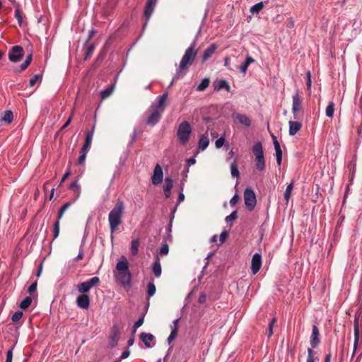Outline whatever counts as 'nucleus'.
I'll return each mask as SVG.
<instances>
[{
	"mask_svg": "<svg viewBox=\"0 0 362 362\" xmlns=\"http://www.w3.org/2000/svg\"><path fill=\"white\" fill-rule=\"evenodd\" d=\"M69 189L74 192V194L75 195V200L77 199L80 197V194H81V187L78 184V181L77 180H75V181L72 182L69 185Z\"/></svg>",
	"mask_w": 362,
	"mask_h": 362,
	"instance_id": "nucleus-28",
	"label": "nucleus"
},
{
	"mask_svg": "<svg viewBox=\"0 0 362 362\" xmlns=\"http://www.w3.org/2000/svg\"><path fill=\"white\" fill-rule=\"evenodd\" d=\"M237 218H238V212H237V211H233V212H231V214L230 215L227 216L225 218V221L228 223L231 221L235 220Z\"/></svg>",
	"mask_w": 362,
	"mask_h": 362,
	"instance_id": "nucleus-49",
	"label": "nucleus"
},
{
	"mask_svg": "<svg viewBox=\"0 0 362 362\" xmlns=\"http://www.w3.org/2000/svg\"><path fill=\"white\" fill-rule=\"evenodd\" d=\"M302 99L299 95V90L297 89L295 94L292 96V112L294 119H298V113L302 109Z\"/></svg>",
	"mask_w": 362,
	"mask_h": 362,
	"instance_id": "nucleus-8",
	"label": "nucleus"
},
{
	"mask_svg": "<svg viewBox=\"0 0 362 362\" xmlns=\"http://www.w3.org/2000/svg\"><path fill=\"white\" fill-rule=\"evenodd\" d=\"M99 283V277L94 276L87 281L78 284L77 285V289L81 294H87L92 287L98 286Z\"/></svg>",
	"mask_w": 362,
	"mask_h": 362,
	"instance_id": "nucleus-7",
	"label": "nucleus"
},
{
	"mask_svg": "<svg viewBox=\"0 0 362 362\" xmlns=\"http://www.w3.org/2000/svg\"><path fill=\"white\" fill-rule=\"evenodd\" d=\"M354 349L353 353L351 355V358H353L356 354L360 339V329H359V323H358V317H355L354 320Z\"/></svg>",
	"mask_w": 362,
	"mask_h": 362,
	"instance_id": "nucleus-12",
	"label": "nucleus"
},
{
	"mask_svg": "<svg viewBox=\"0 0 362 362\" xmlns=\"http://www.w3.org/2000/svg\"><path fill=\"white\" fill-rule=\"evenodd\" d=\"M276 322V317H273L269 324V327H268V331H267V337L269 338L271 337L273 334V327H274V325Z\"/></svg>",
	"mask_w": 362,
	"mask_h": 362,
	"instance_id": "nucleus-47",
	"label": "nucleus"
},
{
	"mask_svg": "<svg viewBox=\"0 0 362 362\" xmlns=\"http://www.w3.org/2000/svg\"><path fill=\"white\" fill-rule=\"evenodd\" d=\"M217 47H209L204 52L203 60L206 61L215 52Z\"/></svg>",
	"mask_w": 362,
	"mask_h": 362,
	"instance_id": "nucleus-36",
	"label": "nucleus"
},
{
	"mask_svg": "<svg viewBox=\"0 0 362 362\" xmlns=\"http://www.w3.org/2000/svg\"><path fill=\"white\" fill-rule=\"evenodd\" d=\"M192 134V127L187 121L182 122L177 130V136L179 142L182 145H186L189 141Z\"/></svg>",
	"mask_w": 362,
	"mask_h": 362,
	"instance_id": "nucleus-5",
	"label": "nucleus"
},
{
	"mask_svg": "<svg viewBox=\"0 0 362 362\" xmlns=\"http://www.w3.org/2000/svg\"><path fill=\"white\" fill-rule=\"evenodd\" d=\"M235 119L238 121L240 124L245 127H250L251 126V120L250 119L244 114H237L235 115Z\"/></svg>",
	"mask_w": 362,
	"mask_h": 362,
	"instance_id": "nucleus-26",
	"label": "nucleus"
},
{
	"mask_svg": "<svg viewBox=\"0 0 362 362\" xmlns=\"http://www.w3.org/2000/svg\"><path fill=\"white\" fill-rule=\"evenodd\" d=\"M262 266V256L259 253L253 255L252 258L251 270L253 274H257Z\"/></svg>",
	"mask_w": 362,
	"mask_h": 362,
	"instance_id": "nucleus-15",
	"label": "nucleus"
},
{
	"mask_svg": "<svg viewBox=\"0 0 362 362\" xmlns=\"http://www.w3.org/2000/svg\"><path fill=\"white\" fill-rule=\"evenodd\" d=\"M95 47H82L81 50L77 49V52H81V53L85 54V57L83 58V61L88 60L94 51Z\"/></svg>",
	"mask_w": 362,
	"mask_h": 362,
	"instance_id": "nucleus-29",
	"label": "nucleus"
},
{
	"mask_svg": "<svg viewBox=\"0 0 362 362\" xmlns=\"http://www.w3.org/2000/svg\"><path fill=\"white\" fill-rule=\"evenodd\" d=\"M272 138L273 140V144L274 146V150H275V156L276 158V163L279 166L281 164L282 160V151L281 148V146L279 142L277 140V138L274 134H272Z\"/></svg>",
	"mask_w": 362,
	"mask_h": 362,
	"instance_id": "nucleus-16",
	"label": "nucleus"
},
{
	"mask_svg": "<svg viewBox=\"0 0 362 362\" xmlns=\"http://www.w3.org/2000/svg\"><path fill=\"white\" fill-rule=\"evenodd\" d=\"M288 125V133L291 136L295 135L302 127V124L297 121H289Z\"/></svg>",
	"mask_w": 362,
	"mask_h": 362,
	"instance_id": "nucleus-23",
	"label": "nucleus"
},
{
	"mask_svg": "<svg viewBox=\"0 0 362 362\" xmlns=\"http://www.w3.org/2000/svg\"><path fill=\"white\" fill-rule=\"evenodd\" d=\"M60 220L57 219L54 224L53 240H55L59 234Z\"/></svg>",
	"mask_w": 362,
	"mask_h": 362,
	"instance_id": "nucleus-43",
	"label": "nucleus"
},
{
	"mask_svg": "<svg viewBox=\"0 0 362 362\" xmlns=\"http://www.w3.org/2000/svg\"><path fill=\"white\" fill-rule=\"evenodd\" d=\"M264 8V4L262 1L258 2L255 4H254L250 9V11L254 14V13H258L259 11L262 10Z\"/></svg>",
	"mask_w": 362,
	"mask_h": 362,
	"instance_id": "nucleus-37",
	"label": "nucleus"
},
{
	"mask_svg": "<svg viewBox=\"0 0 362 362\" xmlns=\"http://www.w3.org/2000/svg\"><path fill=\"white\" fill-rule=\"evenodd\" d=\"M140 339L147 348H151L153 346V345L151 344V341L154 339V336L152 334L142 332L140 334Z\"/></svg>",
	"mask_w": 362,
	"mask_h": 362,
	"instance_id": "nucleus-24",
	"label": "nucleus"
},
{
	"mask_svg": "<svg viewBox=\"0 0 362 362\" xmlns=\"http://www.w3.org/2000/svg\"><path fill=\"white\" fill-rule=\"evenodd\" d=\"M238 199H239V196L238 195V194H235L230 200V206H234L236 204V203L238 202Z\"/></svg>",
	"mask_w": 362,
	"mask_h": 362,
	"instance_id": "nucleus-56",
	"label": "nucleus"
},
{
	"mask_svg": "<svg viewBox=\"0 0 362 362\" xmlns=\"http://www.w3.org/2000/svg\"><path fill=\"white\" fill-rule=\"evenodd\" d=\"M151 108L153 109V110L151 113L149 115V116L147 117L146 120V124L150 126H155L160 122L163 112L154 107Z\"/></svg>",
	"mask_w": 362,
	"mask_h": 362,
	"instance_id": "nucleus-11",
	"label": "nucleus"
},
{
	"mask_svg": "<svg viewBox=\"0 0 362 362\" xmlns=\"http://www.w3.org/2000/svg\"><path fill=\"white\" fill-rule=\"evenodd\" d=\"M125 30V25L122 24L111 36V39L119 37Z\"/></svg>",
	"mask_w": 362,
	"mask_h": 362,
	"instance_id": "nucleus-44",
	"label": "nucleus"
},
{
	"mask_svg": "<svg viewBox=\"0 0 362 362\" xmlns=\"http://www.w3.org/2000/svg\"><path fill=\"white\" fill-rule=\"evenodd\" d=\"M130 354L129 350L127 349L124 351L120 356V360L127 358Z\"/></svg>",
	"mask_w": 362,
	"mask_h": 362,
	"instance_id": "nucleus-63",
	"label": "nucleus"
},
{
	"mask_svg": "<svg viewBox=\"0 0 362 362\" xmlns=\"http://www.w3.org/2000/svg\"><path fill=\"white\" fill-rule=\"evenodd\" d=\"M114 90V86H109L105 89L100 91V97L102 99H105L112 95Z\"/></svg>",
	"mask_w": 362,
	"mask_h": 362,
	"instance_id": "nucleus-33",
	"label": "nucleus"
},
{
	"mask_svg": "<svg viewBox=\"0 0 362 362\" xmlns=\"http://www.w3.org/2000/svg\"><path fill=\"white\" fill-rule=\"evenodd\" d=\"M173 187V180L172 178L166 177L164 180L163 192L166 198L171 196V189Z\"/></svg>",
	"mask_w": 362,
	"mask_h": 362,
	"instance_id": "nucleus-19",
	"label": "nucleus"
},
{
	"mask_svg": "<svg viewBox=\"0 0 362 362\" xmlns=\"http://www.w3.org/2000/svg\"><path fill=\"white\" fill-rule=\"evenodd\" d=\"M169 252V246L167 243L163 244L162 247L160 248L158 252V256H165L167 255Z\"/></svg>",
	"mask_w": 362,
	"mask_h": 362,
	"instance_id": "nucleus-45",
	"label": "nucleus"
},
{
	"mask_svg": "<svg viewBox=\"0 0 362 362\" xmlns=\"http://www.w3.org/2000/svg\"><path fill=\"white\" fill-rule=\"evenodd\" d=\"M158 103L156 105H152L151 107H154L158 109L161 112H164L165 107V103L168 99V93H164L163 95L158 97Z\"/></svg>",
	"mask_w": 362,
	"mask_h": 362,
	"instance_id": "nucleus-18",
	"label": "nucleus"
},
{
	"mask_svg": "<svg viewBox=\"0 0 362 362\" xmlns=\"http://www.w3.org/2000/svg\"><path fill=\"white\" fill-rule=\"evenodd\" d=\"M71 202H66L59 209L57 219L60 220L64 215L65 211L71 206Z\"/></svg>",
	"mask_w": 362,
	"mask_h": 362,
	"instance_id": "nucleus-42",
	"label": "nucleus"
},
{
	"mask_svg": "<svg viewBox=\"0 0 362 362\" xmlns=\"http://www.w3.org/2000/svg\"><path fill=\"white\" fill-rule=\"evenodd\" d=\"M209 144V139L208 137V134L206 132V134H202L199 139V142H198L199 149L204 151L208 147Z\"/></svg>",
	"mask_w": 362,
	"mask_h": 362,
	"instance_id": "nucleus-25",
	"label": "nucleus"
},
{
	"mask_svg": "<svg viewBox=\"0 0 362 362\" xmlns=\"http://www.w3.org/2000/svg\"><path fill=\"white\" fill-rule=\"evenodd\" d=\"M139 245L140 241L139 239L132 240L130 250L132 255L135 256L138 254Z\"/></svg>",
	"mask_w": 362,
	"mask_h": 362,
	"instance_id": "nucleus-32",
	"label": "nucleus"
},
{
	"mask_svg": "<svg viewBox=\"0 0 362 362\" xmlns=\"http://www.w3.org/2000/svg\"><path fill=\"white\" fill-rule=\"evenodd\" d=\"M23 317V312L21 310L16 311L13 313V315L11 317V320L13 322H17L21 320V318Z\"/></svg>",
	"mask_w": 362,
	"mask_h": 362,
	"instance_id": "nucleus-48",
	"label": "nucleus"
},
{
	"mask_svg": "<svg viewBox=\"0 0 362 362\" xmlns=\"http://www.w3.org/2000/svg\"><path fill=\"white\" fill-rule=\"evenodd\" d=\"M158 0H147L144 11V16L145 18L146 22L144 25V27H146L151 16H152L155 7L157 4Z\"/></svg>",
	"mask_w": 362,
	"mask_h": 362,
	"instance_id": "nucleus-10",
	"label": "nucleus"
},
{
	"mask_svg": "<svg viewBox=\"0 0 362 362\" xmlns=\"http://www.w3.org/2000/svg\"><path fill=\"white\" fill-rule=\"evenodd\" d=\"M185 199V194L183 192H180L178 195V200L177 202V206L179 205L182 202H183Z\"/></svg>",
	"mask_w": 362,
	"mask_h": 362,
	"instance_id": "nucleus-62",
	"label": "nucleus"
},
{
	"mask_svg": "<svg viewBox=\"0 0 362 362\" xmlns=\"http://www.w3.org/2000/svg\"><path fill=\"white\" fill-rule=\"evenodd\" d=\"M163 177V172L161 166L159 164H156L154 170H153V174L151 177V182L154 185H158L160 184Z\"/></svg>",
	"mask_w": 362,
	"mask_h": 362,
	"instance_id": "nucleus-13",
	"label": "nucleus"
},
{
	"mask_svg": "<svg viewBox=\"0 0 362 362\" xmlns=\"http://www.w3.org/2000/svg\"><path fill=\"white\" fill-rule=\"evenodd\" d=\"M156 291V286L153 281H149L147 284V294L148 298L152 297Z\"/></svg>",
	"mask_w": 362,
	"mask_h": 362,
	"instance_id": "nucleus-35",
	"label": "nucleus"
},
{
	"mask_svg": "<svg viewBox=\"0 0 362 362\" xmlns=\"http://www.w3.org/2000/svg\"><path fill=\"white\" fill-rule=\"evenodd\" d=\"M24 56L23 47H12L8 53V59L11 62L16 63Z\"/></svg>",
	"mask_w": 362,
	"mask_h": 362,
	"instance_id": "nucleus-9",
	"label": "nucleus"
},
{
	"mask_svg": "<svg viewBox=\"0 0 362 362\" xmlns=\"http://www.w3.org/2000/svg\"><path fill=\"white\" fill-rule=\"evenodd\" d=\"M334 112V104L332 101H330L325 110L326 116L328 117H332Z\"/></svg>",
	"mask_w": 362,
	"mask_h": 362,
	"instance_id": "nucleus-39",
	"label": "nucleus"
},
{
	"mask_svg": "<svg viewBox=\"0 0 362 362\" xmlns=\"http://www.w3.org/2000/svg\"><path fill=\"white\" fill-rule=\"evenodd\" d=\"M12 358H13V351H12V349H9L6 353V362H12Z\"/></svg>",
	"mask_w": 362,
	"mask_h": 362,
	"instance_id": "nucleus-59",
	"label": "nucleus"
},
{
	"mask_svg": "<svg viewBox=\"0 0 362 362\" xmlns=\"http://www.w3.org/2000/svg\"><path fill=\"white\" fill-rule=\"evenodd\" d=\"M196 55L197 51L194 50V47H189L186 49L185 54L181 59L179 69L177 71L175 76L173 78L170 84H173L176 79H178L180 77H182L185 74V73H182V70L185 69L192 64L196 57Z\"/></svg>",
	"mask_w": 362,
	"mask_h": 362,
	"instance_id": "nucleus-2",
	"label": "nucleus"
},
{
	"mask_svg": "<svg viewBox=\"0 0 362 362\" xmlns=\"http://www.w3.org/2000/svg\"><path fill=\"white\" fill-rule=\"evenodd\" d=\"M230 173L233 177H238L240 175V172L238 168L237 165L235 164V160H234L230 165Z\"/></svg>",
	"mask_w": 362,
	"mask_h": 362,
	"instance_id": "nucleus-41",
	"label": "nucleus"
},
{
	"mask_svg": "<svg viewBox=\"0 0 362 362\" xmlns=\"http://www.w3.org/2000/svg\"><path fill=\"white\" fill-rule=\"evenodd\" d=\"M209 79L204 78L202 80L201 83L197 86V90L203 91L209 86Z\"/></svg>",
	"mask_w": 362,
	"mask_h": 362,
	"instance_id": "nucleus-38",
	"label": "nucleus"
},
{
	"mask_svg": "<svg viewBox=\"0 0 362 362\" xmlns=\"http://www.w3.org/2000/svg\"><path fill=\"white\" fill-rule=\"evenodd\" d=\"M41 77L39 74H35L33 78H31L29 81L30 86H34L37 82V81Z\"/></svg>",
	"mask_w": 362,
	"mask_h": 362,
	"instance_id": "nucleus-55",
	"label": "nucleus"
},
{
	"mask_svg": "<svg viewBox=\"0 0 362 362\" xmlns=\"http://www.w3.org/2000/svg\"><path fill=\"white\" fill-rule=\"evenodd\" d=\"M252 153L255 156V166L259 172H263L266 168L265 158L262 144L261 141L256 142L252 148Z\"/></svg>",
	"mask_w": 362,
	"mask_h": 362,
	"instance_id": "nucleus-3",
	"label": "nucleus"
},
{
	"mask_svg": "<svg viewBox=\"0 0 362 362\" xmlns=\"http://www.w3.org/2000/svg\"><path fill=\"white\" fill-rule=\"evenodd\" d=\"M118 332H119L118 327H117V326H116V325H114V327H113V330H112V340H114L115 342H117V340H118V337H117Z\"/></svg>",
	"mask_w": 362,
	"mask_h": 362,
	"instance_id": "nucleus-52",
	"label": "nucleus"
},
{
	"mask_svg": "<svg viewBox=\"0 0 362 362\" xmlns=\"http://www.w3.org/2000/svg\"><path fill=\"white\" fill-rule=\"evenodd\" d=\"M255 62V59L250 57L248 56L246 57L245 60L243 62V64H245L246 66H249L250 64L253 63Z\"/></svg>",
	"mask_w": 362,
	"mask_h": 362,
	"instance_id": "nucleus-60",
	"label": "nucleus"
},
{
	"mask_svg": "<svg viewBox=\"0 0 362 362\" xmlns=\"http://www.w3.org/2000/svg\"><path fill=\"white\" fill-rule=\"evenodd\" d=\"M33 59V54L32 53H30L27 55L25 61L23 64H21L18 67L15 68L14 71L16 73H21L25 70L28 66L30 64Z\"/></svg>",
	"mask_w": 362,
	"mask_h": 362,
	"instance_id": "nucleus-22",
	"label": "nucleus"
},
{
	"mask_svg": "<svg viewBox=\"0 0 362 362\" xmlns=\"http://www.w3.org/2000/svg\"><path fill=\"white\" fill-rule=\"evenodd\" d=\"M86 155L85 154H80L78 158V160H77V163L78 165H82L85 162V160H86Z\"/></svg>",
	"mask_w": 362,
	"mask_h": 362,
	"instance_id": "nucleus-61",
	"label": "nucleus"
},
{
	"mask_svg": "<svg viewBox=\"0 0 362 362\" xmlns=\"http://www.w3.org/2000/svg\"><path fill=\"white\" fill-rule=\"evenodd\" d=\"M152 272L156 278L160 277L161 275L162 269L158 255H156L155 257V260L152 265Z\"/></svg>",
	"mask_w": 362,
	"mask_h": 362,
	"instance_id": "nucleus-21",
	"label": "nucleus"
},
{
	"mask_svg": "<svg viewBox=\"0 0 362 362\" xmlns=\"http://www.w3.org/2000/svg\"><path fill=\"white\" fill-rule=\"evenodd\" d=\"M311 83H312V81H311V74H310V71H308L306 73V86H307V88L308 89H310L311 88Z\"/></svg>",
	"mask_w": 362,
	"mask_h": 362,
	"instance_id": "nucleus-54",
	"label": "nucleus"
},
{
	"mask_svg": "<svg viewBox=\"0 0 362 362\" xmlns=\"http://www.w3.org/2000/svg\"><path fill=\"white\" fill-rule=\"evenodd\" d=\"M320 334L317 325L312 327V334L310 338V344L312 348L308 349V357L306 362H315L313 348H316L320 344Z\"/></svg>",
	"mask_w": 362,
	"mask_h": 362,
	"instance_id": "nucleus-4",
	"label": "nucleus"
},
{
	"mask_svg": "<svg viewBox=\"0 0 362 362\" xmlns=\"http://www.w3.org/2000/svg\"><path fill=\"white\" fill-rule=\"evenodd\" d=\"M37 281H35L29 287H28V292L32 295L37 289Z\"/></svg>",
	"mask_w": 362,
	"mask_h": 362,
	"instance_id": "nucleus-53",
	"label": "nucleus"
},
{
	"mask_svg": "<svg viewBox=\"0 0 362 362\" xmlns=\"http://www.w3.org/2000/svg\"><path fill=\"white\" fill-rule=\"evenodd\" d=\"M116 268L118 272L129 271L127 259L124 257H122V259L117 263Z\"/></svg>",
	"mask_w": 362,
	"mask_h": 362,
	"instance_id": "nucleus-27",
	"label": "nucleus"
},
{
	"mask_svg": "<svg viewBox=\"0 0 362 362\" xmlns=\"http://www.w3.org/2000/svg\"><path fill=\"white\" fill-rule=\"evenodd\" d=\"M177 334V327H171V332L170 335L168 337V342L170 344L173 340H174Z\"/></svg>",
	"mask_w": 362,
	"mask_h": 362,
	"instance_id": "nucleus-46",
	"label": "nucleus"
},
{
	"mask_svg": "<svg viewBox=\"0 0 362 362\" xmlns=\"http://www.w3.org/2000/svg\"><path fill=\"white\" fill-rule=\"evenodd\" d=\"M225 141H226L225 137L223 136H221L220 138H218V139H216V141H215L216 148H221L224 145Z\"/></svg>",
	"mask_w": 362,
	"mask_h": 362,
	"instance_id": "nucleus-50",
	"label": "nucleus"
},
{
	"mask_svg": "<svg viewBox=\"0 0 362 362\" xmlns=\"http://www.w3.org/2000/svg\"><path fill=\"white\" fill-rule=\"evenodd\" d=\"M214 89L220 90L221 89H226L228 92L230 91V86L228 82L225 79H221L214 82Z\"/></svg>",
	"mask_w": 362,
	"mask_h": 362,
	"instance_id": "nucleus-20",
	"label": "nucleus"
},
{
	"mask_svg": "<svg viewBox=\"0 0 362 362\" xmlns=\"http://www.w3.org/2000/svg\"><path fill=\"white\" fill-rule=\"evenodd\" d=\"M76 305L82 309H88L90 306V298L87 294H81L76 298Z\"/></svg>",
	"mask_w": 362,
	"mask_h": 362,
	"instance_id": "nucleus-17",
	"label": "nucleus"
},
{
	"mask_svg": "<svg viewBox=\"0 0 362 362\" xmlns=\"http://www.w3.org/2000/svg\"><path fill=\"white\" fill-rule=\"evenodd\" d=\"M293 189V182H291L287 185L284 192V199L286 200V204L288 203Z\"/></svg>",
	"mask_w": 362,
	"mask_h": 362,
	"instance_id": "nucleus-34",
	"label": "nucleus"
},
{
	"mask_svg": "<svg viewBox=\"0 0 362 362\" xmlns=\"http://www.w3.org/2000/svg\"><path fill=\"white\" fill-rule=\"evenodd\" d=\"M13 119V115L11 110H6L4 111L2 117H1V121L5 122L7 124H9L12 122Z\"/></svg>",
	"mask_w": 362,
	"mask_h": 362,
	"instance_id": "nucleus-30",
	"label": "nucleus"
},
{
	"mask_svg": "<svg viewBox=\"0 0 362 362\" xmlns=\"http://www.w3.org/2000/svg\"><path fill=\"white\" fill-rule=\"evenodd\" d=\"M244 202L246 208L252 211L255 209L257 204L256 195L251 188H246L244 191Z\"/></svg>",
	"mask_w": 362,
	"mask_h": 362,
	"instance_id": "nucleus-6",
	"label": "nucleus"
},
{
	"mask_svg": "<svg viewBox=\"0 0 362 362\" xmlns=\"http://www.w3.org/2000/svg\"><path fill=\"white\" fill-rule=\"evenodd\" d=\"M228 235V233L226 230H223L221 232V233L219 236V240L221 241V243H223L226 240Z\"/></svg>",
	"mask_w": 362,
	"mask_h": 362,
	"instance_id": "nucleus-58",
	"label": "nucleus"
},
{
	"mask_svg": "<svg viewBox=\"0 0 362 362\" xmlns=\"http://www.w3.org/2000/svg\"><path fill=\"white\" fill-rule=\"evenodd\" d=\"M144 315H143L141 317H140L135 322H134V327H136V328H139V327H141L143 323H144Z\"/></svg>",
	"mask_w": 362,
	"mask_h": 362,
	"instance_id": "nucleus-57",
	"label": "nucleus"
},
{
	"mask_svg": "<svg viewBox=\"0 0 362 362\" xmlns=\"http://www.w3.org/2000/svg\"><path fill=\"white\" fill-rule=\"evenodd\" d=\"M124 213V204L123 201L118 199L108 214V223L110 231V240H114V233L118 230L122 223V217Z\"/></svg>",
	"mask_w": 362,
	"mask_h": 362,
	"instance_id": "nucleus-1",
	"label": "nucleus"
},
{
	"mask_svg": "<svg viewBox=\"0 0 362 362\" xmlns=\"http://www.w3.org/2000/svg\"><path fill=\"white\" fill-rule=\"evenodd\" d=\"M95 132V126L92 127V129L86 133V138H85V142L83 145L87 146L90 148L93 134Z\"/></svg>",
	"mask_w": 362,
	"mask_h": 362,
	"instance_id": "nucleus-31",
	"label": "nucleus"
},
{
	"mask_svg": "<svg viewBox=\"0 0 362 362\" xmlns=\"http://www.w3.org/2000/svg\"><path fill=\"white\" fill-rule=\"evenodd\" d=\"M90 148L87 146H85V145H83L82 148H81V151H80V154H85V155H87V153L88 152L89 149Z\"/></svg>",
	"mask_w": 362,
	"mask_h": 362,
	"instance_id": "nucleus-64",
	"label": "nucleus"
},
{
	"mask_svg": "<svg viewBox=\"0 0 362 362\" xmlns=\"http://www.w3.org/2000/svg\"><path fill=\"white\" fill-rule=\"evenodd\" d=\"M116 278L122 286H125L130 284L132 275L129 271L118 272Z\"/></svg>",
	"mask_w": 362,
	"mask_h": 362,
	"instance_id": "nucleus-14",
	"label": "nucleus"
},
{
	"mask_svg": "<svg viewBox=\"0 0 362 362\" xmlns=\"http://www.w3.org/2000/svg\"><path fill=\"white\" fill-rule=\"evenodd\" d=\"M15 18L17 19L19 25H21L23 21V17L18 7H17V8L15 10Z\"/></svg>",
	"mask_w": 362,
	"mask_h": 362,
	"instance_id": "nucleus-51",
	"label": "nucleus"
},
{
	"mask_svg": "<svg viewBox=\"0 0 362 362\" xmlns=\"http://www.w3.org/2000/svg\"><path fill=\"white\" fill-rule=\"evenodd\" d=\"M33 299L30 296L25 297L20 303V308L23 310L27 309L32 303Z\"/></svg>",
	"mask_w": 362,
	"mask_h": 362,
	"instance_id": "nucleus-40",
	"label": "nucleus"
}]
</instances>
